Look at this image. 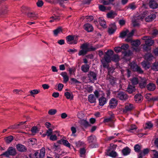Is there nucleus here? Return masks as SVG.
<instances>
[{
    "label": "nucleus",
    "mask_w": 158,
    "mask_h": 158,
    "mask_svg": "<svg viewBox=\"0 0 158 158\" xmlns=\"http://www.w3.org/2000/svg\"><path fill=\"white\" fill-rule=\"evenodd\" d=\"M135 31V30L133 29L130 32L128 30H126L120 33L119 37L121 38H123L126 36L127 38L125 39V41L127 42H130L131 41L130 38L133 35Z\"/></svg>",
    "instance_id": "obj_1"
},
{
    "label": "nucleus",
    "mask_w": 158,
    "mask_h": 158,
    "mask_svg": "<svg viewBox=\"0 0 158 158\" xmlns=\"http://www.w3.org/2000/svg\"><path fill=\"white\" fill-rule=\"evenodd\" d=\"M141 15L142 16L140 17L141 20H143L144 19H145V21L147 22L152 21L156 16L155 14H149V13L148 11H145L143 14Z\"/></svg>",
    "instance_id": "obj_2"
},
{
    "label": "nucleus",
    "mask_w": 158,
    "mask_h": 158,
    "mask_svg": "<svg viewBox=\"0 0 158 158\" xmlns=\"http://www.w3.org/2000/svg\"><path fill=\"white\" fill-rule=\"evenodd\" d=\"M16 154V152L15 148L12 147H9L7 151L1 154L0 156H5L9 157L10 156H14Z\"/></svg>",
    "instance_id": "obj_3"
},
{
    "label": "nucleus",
    "mask_w": 158,
    "mask_h": 158,
    "mask_svg": "<svg viewBox=\"0 0 158 158\" xmlns=\"http://www.w3.org/2000/svg\"><path fill=\"white\" fill-rule=\"evenodd\" d=\"M130 66L134 71L140 73H143V71L141 68L138 66L135 62L133 61L130 64Z\"/></svg>",
    "instance_id": "obj_4"
},
{
    "label": "nucleus",
    "mask_w": 158,
    "mask_h": 158,
    "mask_svg": "<svg viewBox=\"0 0 158 158\" xmlns=\"http://www.w3.org/2000/svg\"><path fill=\"white\" fill-rule=\"evenodd\" d=\"M152 38L149 36H144L142 38L143 40H145V44L149 46L152 45L154 42L153 40H152Z\"/></svg>",
    "instance_id": "obj_5"
},
{
    "label": "nucleus",
    "mask_w": 158,
    "mask_h": 158,
    "mask_svg": "<svg viewBox=\"0 0 158 158\" xmlns=\"http://www.w3.org/2000/svg\"><path fill=\"white\" fill-rule=\"evenodd\" d=\"M116 96L121 100L125 101L128 98L127 95L123 92H117L115 94Z\"/></svg>",
    "instance_id": "obj_6"
},
{
    "label": "nucleus",
    "mask_w": 158,
    "mask_h": 158,
    "mask_svg": "<svg viewBox=\"0 0 158 158\" xmlns=\"http://www.w3.org/2000/svg\"><path fill=\"white\" fill-rule=\"evenodd\" d=\"M97 73L92 71L89 72L88 74L89 80L91 82H93L97 80Z\"/></svg>",
    "instance_id": "obj_7"
},
{
    "label": "nucleus",
    "mask_w": 158,
    "mask_h": 158,
    "mask_svg": "<svg viewBox=\"0 0 158 158\" xmlns=\"http://www.w3.org/2000/svg\"><path fill=\"white\" fill-rule=\"evenodd\" d=\"M100 47H91L90 49L88 48V44H87L85 43L83 44L81 46V48L84 51L87 52L90 50H95L96 49L99 48Z\"/></svg>",
    "instance_id": "obj_8"
},
{
    "label": "nucleus",
    "mask_w": 158,
    "mask_h": 158,
    "mask_svg": "<svg viewBox=\"0 0 158 158\" xmlns=\"http://www.w3.org/2000/svg\"><path fill=\"white\" fill-rule=\"evenodd\" d=\"M45 150L44 147H43L40 149L39 154L38 152H36L34 154V156L36 157L35 158H44L45 155Z\"/></svg>",
    "instance_id": "obj_9"
},
{
    "label": "nucleus",
    "mask_w": 158,
    "mask_h": 158,
    "mask_svg": "<svg viewBox=\"0 0 158 158\" xmlns=\"http://www.w3.org/2000/svg\"><path fill=\"white\" fill-rule=\"evenodd\" d=\"M147 79L144 77H139V84L141 88H143L145 87L147 83Z\"/></svg>",
    "instance_id": "obj_10"
},
{
    "label": "nucleus",
    "mask_w": 158,
    "mask_h": 158,
    "mask_svg": "<svg viewBox=\"0 0 158 158\" xmlns=\"http://www.w3.org/2000/svg\"><path fill=\"white\" fill-rule=\"evenodd\" d=\"M131 43V44L134 50H135L136 51H139V49L138 48V47L140 44V41L139 40L130 41Z\"/></svg>",
    "instance_id": "obj_11"
},
{
    "label": "nucleus",
    "mask_w": 158,
    "mask_h": 158,
    "mask_svg": "<svg viewBox=\"0 0 158 158\" xmlns=\"http://www.w3.org/2000/svg\"><path fill=\"white\" fill-rule=\"evenodd\" d=\"M74 36L69 35L66 37V40L67 43L69 44H76L77 43V41L74 39Z\"/></svg>",
    "instance_id": "obj_12"
},
{
    "label": "nucleus",
    "mask_w": 158,
    "mask_h": 158,
    "mask_svg": "<svg viewBox=\"0 0 158 158\" xmlns=\"http://www.w3.org/2000/svg\"><path fill=\"white\" fill-rule=\"evenodd\" d=\"M111 60H112V58L110 56L107 55L105 56L104 58L101 60V62L103 64V66L104 67H105L106 66L105 63H104L105 61L108 63L110 62Z\"/></svg>",
    "instance_id": "obj_13"
},
{
    "label": "nucleus",
    "mask_w": 158,
    "mask_h": 158,
    "mask_svg": "<svg viewBox=\"0 0 158 158\" xmlns=\"http://www.w3.org/2000/svg\"><path fill=\"white\" fill-rule=\"evenodd\" d=\"M116 29V26L114 23L110 24L108 28V32L110 35H112L114 33Z\"/></svg>",
    "instance_id": "obj_14"
},
{
    "label": "nucleus",
    "mask_w": 158,
    "mask_h": 158,
    "mask_svg": "<svg viewBox=\"0 0 158 158\" xmlns=\"http://www.w3.org/2000/svg\"><path fill=\"white\" fill-rule=\"evenodd\" d=\"M133 105L130 103H127L125 105V108L123 109V112L126 113L131 110L133 108Z\"/></svg>",
    "instance_id": "obj_15"
},
{
    "label": "nucleus",
    "mask_w": 158,
    "mask_h": 158,
    "mask_svg": "<svg viewBox=\"0 0 158 158\" xmlns=\"http://www.w3.org/2000/svg\"><path fill=\"white\" fill-rule=\"evenodd\" d=\"M149 5L151 8L154 9L156 8L158 6V4L156 2V0H150Z\"/></svg>",
    "instance_id": "obj_16"
},
{
    "label": "nucleus",
    "mask_w": 158,
    "mask_h": 158,
    "mask_svg": "<svg viewBox=\"0 0 158 158\" xmlns=\"http://www.w3.org/2000/svg\"><path fill=\"white\" fill-rule=\"evenodd\" d=\"M83 89L86 93H91L93 90V87L89 85H85L84 86Z\"/></svg>",
    "instance_id": "obj_17"
},
{
    "label": "nucleus",
    "mask_w": 158,
    "mask_h": 158,
    "mask_svg": "<svg viewBox=\"0 0 158 158\" xmlns=\"http://www.w3.org/2000/svg\"><path fill=\"white\" fill-rule=\"evenodd\" d=\"M87 140L89 143L93 144L96 142V138L94 135H91L88 137Z\"/></svg>",
    "instance_id": "obj_18"
},
{
    "label": "nucleus",
    "mask_w": 158,
    "mask_h": 158,
    "mask_svg": "<svg viewBox=\"0 0 158 158\" xmlns=\"http://www.w3.org/2000/svg\"><path fill=\"white\" fill-rule=\"evenodd\" d=\"M117 105V101L115 98H112L110 101V106L111 108H114Z\"/></svg>",
    "instance_id": "obj_19"
},
{
    "label": "nucleus",
    "mask_w": 158,
    "mask_h": 158,
    "mask_svg": "<svg viewBox=\"0 0 158 158\" xmlns=\"http://www.w3.org/2000/svg\"><path fill=\"white\" fill-rule=\"evenodd\" d=\"M84 29L88 32L92 31L93 30V28L92 26L90 24L87 23L84 25Z\"/></svg>",
    "instance_id": "obj_20"
},
{
    "label": "nucleus",
    "mask_w": 158,
    "mask_h": 158,
    "mask_svg": "<svg viewBox=\"0 0 158 158\" xmlns=\"http://www.w3.org/2000/svg\"><path fill=\"white\" fill-rule=\"evenodd\" d=\"M141 15L139 16L136 19L132 20V23L134 27L138 26L139 25V20H141L140 19V17Z\"/></svg>",
    "instance_id": "obj_21"
},
{
    "label": "nucleus",
    "mask_w": 158,
    "mask_h": 158,
    "mask_svg": "<svg viewBox=\"0 0 158 158\" xmlns=\"http://www.w3.org/2000/svg\"><path fill=\"white\" fill-rule=\"evenodd\" d=\"M99 22L101 26L103 28H106L107 27L106 25V22L103 17H100L99 18Z\"/></svg>",
    "instance_id": "obj_22"
},
{
    "label": "nucleus",
    "mask_w": 158,
    "mask_h": 158,
    "mask_svg": "<svg viewBox=\"0 0 158 158\" xmlns=\"http://www.w3.org/2000/svg\"><path fill=\"white\" fill-rule=\"evenodd\" d=\"M16 147L18 150L19 152H24L26 150L25 147L24 145L20 144H17Z\"/></svg>",
    "instance_id": "obj_23"
},
{
    "label": "nucleus",
    "mask_w": 158,
    "mask_h": 158,
    "mask_svg": "<svg viewBox=\"0 0 158 158\" xmlns=\"http://www.w3.org/2000/svg\"><path fill=\"white\" fill-rule=\"evenodd\" d=\"M131 152L130 149L128 147H126L122 150V153L124 156L129 155Z\"/></svg>",
    "instance_id": "obj_24"
},
{
    "label": "nucleus",
    "mask_w": 158,
    "mask_h": 158,
    "mask_svg": "<svg viewBox=\"0 0 158 158\" xmlns=\"http://www.w3.org/2000/svg\"><path fill=\"white\" fill-rule=\"evenodd\" d=\"M99 105L101 106H103L106 103V99L103 96L99 98Z\"/></svg>",
    "instance_id": "obj_25"
},
{
    "label": "nucleus",
    "mask_w": 158,
    "mask_h": 158,
    "mask_svg": "<svg viewBox=\"0 0 158 158\" xmlns=\"http://www.w3.org/2000/svg\"><path fill=\"white\" fill-rule=\"evenodd\" d=\"M88 99L90 102L93 103L95 102L96 99L94 94H90L88 96Z\"/></svg>",
    "instance_id": "obj_26"
},
{
    "label": "nucleus",
    "mask_w": 158,
    "mask_h": 158,
    "mask_svg": "<svg viewBox=\"0 0 158 158\" xmlns=\"http://www.w3.org/2000/svg\"><path fill=\"white\" fill-rule=\"evenodd\" d=\"M143 97L140 94H137L135 96V99L136 102H139L143 100Z\"/></svg>",
    "instance_id": "obj_27"
},
{
    "label": "nucleus",
    "mask_w": 158,
    "mask_h": 158,
    "mask_svg": "<svg viewBox=\"0 0 158 158\" xmlns=\"http://www.w3.org/2000/svg\"><path fill=\"white\" fill-rule=\"evenodd\" d=\"M106 15L108 18L112 19L116 16L117 14L115 12L111 11L110 12L107 13Z\"/></svg>",
    "instance_id": "obj_28"
},
{
    "label": "nucleus",
    "mask_w": 158,
    "mask_h": 158,
    "mask_svg": "<svg viewBox=\"0 0 158 158\" xmlns=\"http://www.w3.org/2000/svg\"><path fill=\"white\" fill-rule=\"evenodd\" d=\"M143 67L145 69H149L150 66V63L148 61H144L141 63Z\"/></svg>",
    "instance_id": "obj_29"
},
{
    "label": "nucleus",
    "mask_w": 158,
    "mask_h": 158,
    "mask_svg": "<svg viewBox=\"0 0 158 158\" xmlns=\"http://www.w3.org/2000/svg\"><path fill=\"white\" fill-rule=\"evenodd\" d=\"M147 89L150 91H153L156 88L155 85L152 83H149L147 86Z\"/></svg>",
    "instance_id": "obj_30"
},
{
    "label": "nucleus",
    "mask_w": 158,
    "mask_h": 158,
    "mask_svg": "<svg viewBox=\"0 0 158 158\" xmlns=\"http://www.w3.org/2000/svg\"><path fill=\"white\" fill-rule=\"evenodd\" d=\"M60 75L63 77L64 81L65 83L67 82L69 80V77L67 75V73L65 72L62 73Z\"/></svg>",
    "instance_id": "obj_31"
},
{
    "label": "nucleus",
    "mask_w": 158,
    "mask_h": 158,
    "mask_svg": "<svg viewBox=\"0 0 158 158\" xmlns=\"http://www.w3.org/2000/svg\"><path fill=\"white\" fill-rule=\"evenodd\" d=\"M135 90V88L134 86L131 85H129L127 89V91L130 94L132 93Z\"/></svg>",
    "instance_id": "obj_32"
},
{
    "label": "nucleus",
    "mask_w": 158,
    "mask_h": 158,
    "mask_svg": "<svg viewBox=\"0 0 158 158\" xmlns=\"http://www.w3.org/2000/svg\"><path fill=\"white\" fill-rule=\"evenodd\" d=\"M27 15L28 17L34 19L37 17V15L35 12H29Z\"/></svg>",
    "instance_id": "obj_33"
},
{
    "label": "nucleus",
    "mask_w": 158,
    "mask_h": 158,
    "mask_svg": "<svg viewBox=\"0 0 158 158\" xmlns=\"http://www.w3.org/2000/svg\"><path fill=\"white\" fill-rule=\"evenodd\" d=\"M100 10L102 11H105L106 10H110L111 8L110 7H106L102 5H100L99 6Z\"/></svg>",
    "instance_id": "obj_34"
},
{
    "label": "nucleus",
    "mask_w": 158,
    "mask_h": 158,
    "mask_svg": "<svg viewBox=\"0 0 158 158\" xmlns=\"http://www.w3.org/2000/svg\"><path fill=\"white\" fill-rule=\"evenodd\" d=\"M64 95L67 99L72 100L73 99V94L69 92H65L64 93Z\"/></svg>",
    "instance_id": "obj_35"
},
{
    "label": "nucleus",
    "mask_w": 158,
    "mask_h": 158,
    "mask_svg": "<svg viewBox=\"0 0 158 158\" xmlns=\"http://www.w3.org/2000/svg\"><path fill=\"white\" fill-rule=\"evenodd\" d=\"M89 68V66L87 64L83 65L81 67V69L84 72H86L88 71Z\"/></svg>",
    "instance_id": "obj_36"
},
{
    "label": "nucleus",
    "mask_w": 158,
    "mask_h": 158,
    "mask_svg": "<svg viewBox=\"0 0 158 158\" xmlns=\"http://www.w3.org/2000/svg\"><path fill=\"white\" fill-rule=\"evenodd\" d=\"M62 29L60 27H58L53 31L54 35L56 36H57L58 34L62 32Z\"/></svg>",
    "instance_id": "obj_37"
},
{
    "label": "nucleus",
    "mask_w": 158,
    "mask_h": 158,
    "mask_svg": "<svg viewBox=\"0 0 158 158\" xmlns=\"http://www.w3.org/2000/svg\"><path fill=\"white\" fill-rule=\"evenodd\" d=\"M137 127L135 125H132L131 126L130 128L127 130V131L130 132L132 133L134 131L137 129Z\"/></svg>",
    "instance_id": "obj_38"
},
{
    "label": "nucleus",
    "mask_w": 158,
    "mask_h": 158,
    "mask_svg": "<svg viewBox=\"0 0 158 158\" xmlns=\"http://www.w3.org/2000/svg\"><path fill=\"white\" fill-rule=\"evenodd\" d=\"M26 123V121L25 122H21L19 124L17 125H14L12 126H11L8 127V129H16L18 128V126L19 125H21L23 124H24Z\"/></svg>",
    "instance_id": "obj_39"
},
{
    "label": "nucleus",
    "mask_w": 158,
    "mask_h": 158,
    "mask_svg": "<svg viewBox=\"0 0 158 158\" xmlns=\"http://www.w3.org/2000/svg\"><path fill=\"white\" fill-rule=\"evenodd\" d=\"M145 58L147 60H152L154 58V57L152 54L148 53L145 55Z\"/></svg>",
    "instance_id": "obj_40"
},
{
    "label": "nucleus",
    "mask_w": 158,
    "mask_h": 158,
    "mask_svg": "<svg viewBox=\"0 0 158 158\" xmlns=\"http://www.w3.org/2000/svg\"><path fill=\"white\" fill-rule=\"evenodd\" d=\"M132 84L133 85H136L139 83V77H134L131 80Z\"/></svg>",
    "instance_id": "obj_41"
},
{
    "label": "nucleus",
    "mask_w": 158,
    "mask_h": 158,
    "mask_svg": "<svg viewBox=\"0 0 158 158\" xmlns=\"http://www.w3.org/2000/svg\"><path fill=\"white\" fill-rule=\"evenodd\" d=\"M141 148V145L139 144L135 145L134 147V149L135 151L138 152H139L140 151Z\"/></svg>",
    "instance_id": "obj_42"
},
{
    "label": "nucleus",
    "mask_w": 158,
    "mask_h": 158,
    "mask_svg": "<svg viewBox=\"0 0 158 158\" xmlns=\"http://www.w3.org/2000/svg\"><path fill=\"white\" fill-rule=\"evenodd\" d=\"M13 136L11 135L5 138V139L6 142L7 143H10L13 140Z\"/></svg>",
    "instance_id": "obj_43"
},
{
    "label": "nucleus",
    "mask_w": 158,
    "mask_h": 158,
    "mask_svg": "<svg viewBox=\"0 0 158 158\" xmlns=\"http://www.w3.org/2000/svg\"><path fill=\"white\" fill-rule=\"evenodd\" d=\"M119 58L118 55H114L112 57V60L114 62H118L119 61Z\"/></svg>",
    "instance_id": "obj_44"
},
{
    "label": "nucleus",
    "mask_w": 158,
    "mask_h": 158,
    "mask_svg": "<svg viewBox=\"0 0 158 158\" xmlns=\"http://www.w3.org/2000/svg\"><path fill=\"white\" fill-rule=\"evenodd\" d=\"M107 155L113 157H115L117 156V153L114 151H112L109 154H107Z\"/></svg>",
    "instance_id": "obj_45"
},
{
    "label": "nucleus",
    "mask_w": 158,
    "mask_h": 158,
    "mask_svg": "<svg viewBox=\"0 0 158 158\" xmlns=\"http://www.w3.org/2000/svg\"><path fill=\"white\" fill-rule=\"evenodd\" d=\"M63 144L65 146L70 148L71 145L69 142L66 140H63L62 141Z\"/></svg>",
    "instance_id": "obj_46"
},
{
    "label": "nucleus",
    "mask_w": 158,
    "mask_h": 158,
    "mask_svg": "<svg viewBox=\"0 0 158 158\" xmlns=\"http://www.w3.org/2000/svg\"><path fill=\"white\" fill-rule=\"evenodd\" d=\"M152 69L154 71H158V62H155L154 63L152 66Z\"/></svg>",
    "instance_id": "obj_47"
},
{
    "label": "nucleus",
    "mask_w": 158,
    "mask_h": 158,
    "mask_svg": "<svg viewBox=\"0 0 158 158\" xmlns=\"http://www.w3.org/2000/svg\"><path fill=\"white\" fill-rule=\"evenodd\" d=\"M94 93L96 97L97 98H98L100 96V94H103V96H104V93H103L102 91H98L97 90H95L94 92Z\"/></svg>",
    "instance_id": "obj_48"
},
{
    "label": "nucleus",
    "mask_w": 158,
    "mask_h": 158,
    "mask_svg": "<svg viewBox=\"0 0 158 158\" xmlns=\"http://www.w3.org/2000/svg\"><path fill=\"white\" fill-rule=\"evenodd\" d=\"M57 110L55 109H51L48 111V114L50 115H53L56 114Z\"/></svg>",
    "instance_id": "obj_49"
},
{
    "label": "nucleus",
    "mask_w": 158,
    "mask_h": 158,
    "mask_svg": "<svg viewBox=\"0 0 158 158\" xmlns=\"http://www.w3.org/2000/svg\"><path fill=\"white\" fill-rule=\"evenodd\" d=\"M40 90L39 89H33L30 91V93L31 95L33 94H38L40 92Z\"/></svg>",
    "instance_id": "obj_50"
},
{
    "label": "nucleus",
    "mask_w": 158,
    "mask_h": 158,
    "mask_svg": "<svg viewBox=\"0 0 158 158\" xmlns=\"http://www.w3.org/2000/svg\"><path fill=\"white\" fill-rule=\"evenodd\" d=\"M109 81L111 85H113L115 83L116 79L112 77H110L109 78Z\"/></svg>",
    "instance_id": "obj_51"
},
{
    "label": "nucleus",
    "mask_w": 158,
    "mask_h": 158,
    "mask_svg": "<svg viewBox=\"0 0 158 158\" xmlns=\"http://www.w3.org/2000/svg\"><path fill=\"white\" fill-rule=\"evenodd\" d=\"M152 124L150 122L147 123L145 124V128L146 129H149L152 127Z\"/></svg>",
    "instance_id": "obj_52"
},
{
    "label": "nucleus",
    "mask_w": 158,
    "mask_h": 158,
    "mask_svg": "<svg viewBox=\"0 0 158 158\" xmlns=\"http://www.w3.org/2000/svg\"><path fill=\"white\" fill-rule=\"evenodd\" d=\"M52 131L51 129L49 128L48 130H47L46 132V134L45 135H47L48 136H50L52 133Z\"/></svg>",
    "instance_id": "obj_53"
},
{
    "label": "nucleus",
    "mask_w": 158,
    "mask_h": 158,
    "mask_svg": "<svg viewBox=\"0 0 158 158\" xmlns=\"http://www.w3.org/2000/svg\"><path fill=\"white\" fill-rule=\"evenodd\" d=\"M36 141V139L35 138H30L28 139V142L29 144L33 145L34 144Z\"/></svg>",
    "instance_id": "obj_54"
},
{
    "label": "nucleus",
    "mask_w": 158,
    "mask_h": 158,
    "mask_svg": "<svg viewBox=\"0 0 158 158\" xmlns=\"http://www.w3.org/2000/svg\"><path fill=\"white\" fill-rule=\"evenodd\" d=\"M71 129L72 131V134L71 135L74 136H76V135L75 134L76 132V128L73 127H71Z\"/></svg>",
    "instance_id": "obj_55"
},
{
    "label": "nucleus",
    "mask_w": 158,
    "mask_h": 158,
    "mask_svg": "<svg viewBox=\"0 0 158 158\" xmlns=\"http://www.w3.org/2000/svg\"><path fill=\"white\" fill-rule=\"evenodd\" d=\"M69 74L71 75L73 73H74L75 72L76 69L74 67L69 68Z\"/></svg>",
    "instance_id": "obj_56"
},
{
    "label": "nucleus",
    "mask_w": 158,
    "mask_h": 158,
    "mask_svg": "<svg viewBox=\"0 0 158 158\" xmlns=\"http://www.w3.org/2000/svg\"><path fill=\"white\" fill-rule=\"evenodd\" d=\"M99 1L100 2L104 5H108L110 3L109 1H106L105 0H99Z\"/></svg>",
    "instance_id": "obj_57"
},
{
    "label": "nucleus",
    "mask_w": 158,
    "mask_h": 158,
    "mask_svg": "<svg viewBox=\"0 0 158 158\" xmlns=\"http://www.w3.org/2000/svg\"><path fill=\"white\" fill-rule=\"evenodd\" d=\"M82 124L85 127H87L89 126L88 122L85 120H82Z\"/></svg>",
    "instance_id": "obj_58"
},
{
    "label": "nucleus",
    "mask_w": 158,
    "mask_h": 158,
    "mask_svg": "<svg viewBox=\"0 0 158 158\" xmlns=\"http://www.w3.org/2000/svg\"><path fill=\"white\" fill-rule=\"evenodd\" d=\"M153 152V158H158V152L155 150H152Z\"/></svg>",
    "instance_id": "obj_59"
},
{
    "label": "nucleus",
    "mask_w": 158,
    "mask_h": 158,
    "mask_svg": "<svg viewBox=\"0 0 158 158\" xmlns=\"http://www.w3.org/2000/svg\"><path fill=\"white\" fill-rule=\"evenodd\" d=\"M85 19H86L87 21H92L94 19L93 17L91 15L87 16L85 17Z\"/></svg>",
    "instance_id": "obj_60"
},
{
    "label": "nucleus",
    "mask_w": 158,
    "mask_h": 158,
    "mask_svg": "<svg viewBox=\"0 0 158 158\" xmlns=\"http://www.w3.org/2000/svg\"><path fill=\"white\" fill-rule=\"evenodd\" d=\"M122 48L121 47H116L114 48V50L115 52L118 53L120 52L122 50Z\"/></svg>",
    "instance_id": "obj_61"
},
{
    "label": "nucleus",
    "mask_w": 158,
    "mask_h": 158,
    "mask_svg": "<svg viewBox=\"0 0 158 158\" xmlns=\"http://www.w3.org/2000/svg\"><path fill=\"white\" fill-rule=\"evenodd\" d=\"M129 8L131 10H134L136 8V6L135 3H132L129 5Z\"/></svg>",
    "instance_id": "obj_62"
},
{
    "label": "nucleus",
    "mask_w": 158,
    "mask_h": 158,
    "mask_svg": "<svg viewBox=\"0 0 158 158\" xmlns=\"http://www.w3.org/2000/svg\"><path fill=\"white\" fill-rule=\"evenodd\" d=\"M57 136L55 135H51L50 137V139L52 141H55L57 139Z\"/></svg>",
    "instance_id": "obj_63"
},
{
    "label": "nucleus",
    "mask_w": 158,
    "mask_h": 158,
    "mask_svg": "<svg viewBox=\"0 0 158 158\" xmlns=\"http://www.w3.org/2000/svg\"><path fill=\"white\" fill-rule=\"evenodd\" d=\"M31 131L33 133H35L38 131V130L36 127H34L32 128Z\"/></svg>",
    "instance_id": "obj_64"
}]
</instances>
